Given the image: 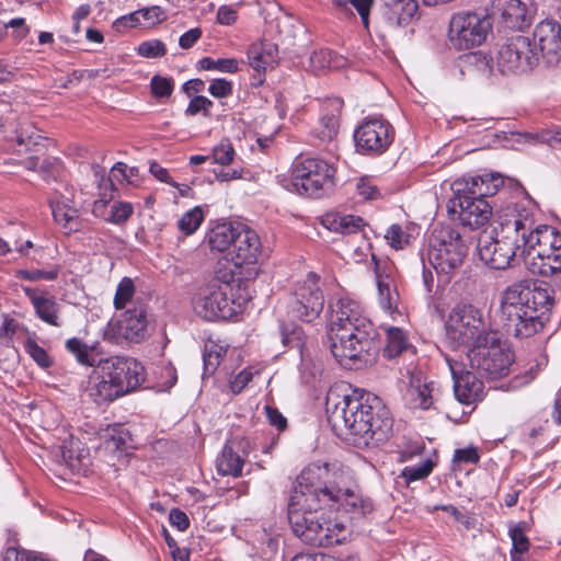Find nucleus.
Wrapping results in <instances>:
<instances>
[{"mask_svg":"<svg viewBox=\"0 0 561 561\" xmlns=\"http://www.w3.org/2000/svg\"><path fill=\"white\" fill-rule=\"evenodd\" d=\"M137 53L141 57L158 58L167 54V48L160 39L145 41L138 45Z\"/></svg>","mask_w":561,"mask_h":561,"instance_id":"obj_46","label":"nucleus"},{"mask_svg":"<svg viewBox=\"0 0 561 561\" xmlns=\"http://www.w3.org/2000/svg\"><path fill=\"white\" fill-rule=\"evenodd\" d=\"M282 342L290 348L301 350L306 342V334L301 327L289 323L280 325Z\"/></svg>","mask_w":561,"mask_h":561,"instance_id":"obj_37","label":"nucleus"},{"mask_svg":"<svg viewBox=\"0 0 561 561\" xmlns=\"http://www.w3.org/2000/svg\"><path fill=\"white\" fill-rule=\"evenodd\" d=\"M204 220V213L202 207L195 206L190 209L178 221V228L185 236L193 234L202 225Z\"/></svg>","mask_w":561,"mask_h":561,"instance_id":"obj_38","label":"nucleus"},{"mask_svg":"<svg viewBox=\"0 0 561 561\" xmlns=\"http://www.w3.org/2000/svg\"><path fill=\"white\" fill-rule=\"evenodd\" d=\"M65 347L67 352H69L72 356H75L76 360L82 365L88 367H98L99 360L90 356L88 351V343L83 342L79 337H70L65 342Z\"/></svg>","mask_w":561,"mask_h":561,"instance_id":"obj_36","label":"nucleus"},{"mask_svg":"<svg viewBox=\"0 0 561 561\" xmlns=\"http://www.w3.org/2000/svg\"><path fill=\"white\" fill-rule=\"evenodd\" d=\"M208 92L217 99L227 98L232 93V83L226 79H215L210 82Z\"/></svg>","mask_w":561,"mask_h":561,"instance_id":"obj_52","label":"nucleus"},{"mask_svg":"<svg viewBox=\"0 0 561 561\" xmlns=\"http://www.w3.org/2000/svg\"><path fill=\"white\" fill-rule=\"evenodd\" d=\"M198 66L203 70H217L226 73H236L239 70V62L234 58L213 59L204 57L198 61Z\"/></svg>","mask_w":561,"mask_h":561,"instance_id":"obj_40","label":"nucleus"},{"mask_svg":"<svg viewBox=\"0 0 561 561\" xmlns=\"http://www.w3.org/2000/svg\"><path fill=\"white\" fill-rule=\"evenodd\" d=\"M58 268L53 270H18L16 271V277L30 280V282H37V280H54L58 276Z\"/></svg>","mask_w":561,"mask_h":561,"instance_id":"obj_45","label":"nucleus"},{"mask_svg":"<svg viewBox=\"0 0 561 561\" xmlns=\"http://www.w3.org/2000/svg\"><path fill=\"white\" fill-rule=\"evenodd\" d=\"M431 392L432 390L428 383L421 385L420 380H417V383H415L413 379L411 380V387L408 390V393L411 397L414 407L423 410L428 409L433 403Z\"/></svg>","mask_w":561,"mask_h":561,"instance_id":"obj_39","label":"nucleus"},{"mask_svg":"<svg viewBox=\"0 0 561 561\" xmlns=\"http://www.w3.org/2000/svg\"><path fill=\"white\" fill-rule=\"evenodd\" d=\"M356 191L363 199H376L379 196V191L369 178H362L356 184Z\"/></svg>","mask_w":561,"mask_h":561,"instance_id":"obj_51","label":"nucleus"},{"mask_svg":"<svg viewBox=\"0 0 561 561\" xmlns=\"http://www.w3.org/2000/svg\"><path fill=\"white\" fill-rule=\"evenodd\" d=\"M170 524L180 531H184L190 526V519L187 515L179 510L173 508L169 514Z\"/></svg>","mask_w":561,"mask_h":561,"instance_id":"obj_58","label":"nucleus"},{"mask_svg":"<svg viewBox=\"0 0 561 561\" xmlns=\"http://www.w3.org/2000/svg\"><path fill=\"white\" fill-rule=\"evenodd\" d=\"M145 381V368L135 358L110 356L100 359L89 376L85 396L98 405L110 404L135 391Z\"/></svg>","mask_w":561,"mask_h":561,"instance_id":"obj_7","label":"nucleus"},{"mask_svg":"<svg viewBox=\"0 0 561 561\" xmlns=\"http://www.w3.org/2000/svg\"><path fill=\"white\" fill-rule=\"evenodd\" d=\"M386 345L383 347V356L391 359L404 352L412 351L413 346L405 331L398 327H385Z\"/></svg>","mask_w":561,"mask_h":561,"instance_id":"obj_30","label":"nucleus"},{"mask_svg":"<svg viewBox=\"0 0 561 561\" xmlns=\"http://www.w3.org/2000/svg\"><path fill=\"white\" fill-rule=\"evenodd\" d=\"M385 238L394 250H402L409 243V236L399 225H391Z\"/></svg>","mask_w":561,"mask_h":561,"instance_id":"obj_49","label":"nucleus"},{"mask_svg":"<svg viewBox=\"0 0 561 561\" xmlns=\"http://www.w3.org/2000/svg\"><path fill=\"white\" fill-rule=\"evenodd\" d=\"M205 89V82L202 79H192L186 81L182 90L191 96L193 93H199L203 92Z\"/></svg>","mask_w":561,"mask_h":561,"instance_id":"obj_63","label":"nucleus"},{"mask_svg":"<svg viewBox=\"0 0 561 561\" xmlns=\"http://www.w3.org/2000/svg\"><path fill=\"white\" fill-rule=\"evenodd\" d=\"M202 37V30L194 27L182 34L179 38V45L183 49L193 47L197 41Z\"/></svg>","mask_w":561,"mask_h":561,"instance_id":"obj_59","label":"nucleus"},{"mask_svg":"<svg viewBox=\"0 0 561 561\" xmlns=\"http://www.w3.org/2000/svg\"><path fill=\"white\" fill-rule=\"evenodd\" d=\"M444 358L453 377L456 399L463 404L482 400L483 382L476 370L468 369L469 363H466L465 357L456 353H445Z\"/></svg>","mask_w":561,"mask_h":561,"instance_id":"obj_18","label":"nucleus"},{"mask_svg":"<svg viewBox=\"0 0 561 561\" xmlns=\"http://www.w3.org/2000/svg\"><path fill=\"white\" fill-rule=\"evenodd\" d=\"M323 307L324 296L320 287V278L316 273L310 272L295 288L289 307L290 313L309 323L320 316Z\"/></svg>","mask_w":561,"mask_h":561,"instance_id":"obj_19","label":"nucleus"},{"mask_svg":"<svg viewBox=\"0 0 561 561\" xmlns=\"http://www.w3.org/2000/svg\"><path fill=\"white\" fill-rule=\"evenodd\" d=\"M505 25L510 28H518L529 25L527 8L520 0H508L502 11Z\"/></svg>","mask_w":561,"mask_h":561,"instance_id":"obj_33","label":"nucleus"},{"mask_svg":"<svg viewBox=\"0 0 561 561\" xmlns=\"http://www.w3.org/2000/svg\"><path fill=\"white\" fill-rule=\"evenodd\" d=\"M24 350L31 358L42 368H49L53 365V358L48 355L45 348L39 346L37 342L28 337L24 342Z\"/></svg>","mask_w":561,"mask_h":561,"instance_id":"obj_42","label":"nucleus"},{"mask_svg":"<svg viewBox=\"0 0 561 561\" xmlns=\"http://www.w3.org/2000/svg\"><path fill=\"white\" fill-rule=\"evenodd\" d=\"M149 334L148 306L144 301H136L117 318L111 319L103 331L104 340L115 344L140 343Z\"/></svg>","mask_w":561,"mask_h":561,"instance_id":"obj_14","label":"nucleus"},{"mask_svg":"<svg viewBox=\"0 0 561 561\" xmlns=\"http://www.w3.org/2000/svg\"><path fill=\"white\" fill-rule=\"evenodd\" d=\"M129 440V433L125 430H114L107 439L108 447L125 450Z\"/></svg>","mask_w":561,"mask_h":561,"instance_id":"obj_55","label":"nucleus"},{"mask_svg":"<svg viewBox=\"0 0 561 561\" xmlns=\"http://www.w3.org/2000/svg\"><path fill=\"white\" fill-rule=\"evenodd\" d=\"M253 374L250 369L241 370L233 379L230 381V389L233 393H240L245 386L251 381Z\"/></svg>","mask_w":561,"mask_h":561,"instance_id":"obj_54","label":"nucleus"},{"mask_svg":"<svg viewBox=\"0 0 561 561\" xmlns=\"http://www.w3.org/2000/svg\"><path fill=\"white\" fill-rule=\"evenodd\" d=\"M328 420L334 428L345 427L366 446L386 442L392 432L393 420L389 409L376 394L347 388L340 393L332 388L327 394Z\"/></svg>","mask_w":561,"mask_h":561,"instance_id":"obj_3","label":"nucleus"},{"mask_svg":"<svg viewBox=\"0 0 561 561\" xmlns=\"http://www.w3.org/2000/svg\"><path fill=\"white\" fill-rule=\"evenodd\" d=\"M136 301H142L135 297V284L129 277H124L116 286L113 305L116 310H126L133 307Z\"/></svg>","mask_w":561,"mask_h":561,"instance_id":"obj_35","label":"nucleus"},{"mask_svg":"<svg viewBox=\"0 0 561 561\" xmlns=\"http://www.w3.org/2000/svg\"><path fill=\"white\" fill-rule=\"evenodd\" d=\"M469 367L481 377L500 379L510 374L514 353L494 331L489 337L465 353Z\"/></svg>","mask_w":561,"mask_h":561,"instance_id":"obj_12","label":"nucleus"},{"mask_svg":"<svg viewBox=\"0 0 561 561\" xmlns=\"http://www.w3.org/2000/svg\"><path fill=\"white\" fill-rule=\"evenodd\" d=\"M383 5L386 19L392 25H408L417 16V0H383Z\"/></svg>","mask_w":561,"mask_h":561,"instance_id":"obj_26","label":"nucleus"},{"mask_svg":"<svg viewBox=\"0 0 561 561\" xmlns=\"http://www.w3.org/2000/svg\"><path fill=\"white\" fill-rule=\"evenodd\" d=\"M203 362L204 375H213L220 364V359L214 355V346H205Z\"/></svg>","mask_w":561,"mask_h":561,"instance_id":"obj_57","label":"nucleus"},{"mask_svg":"<svg viewBox=\"0 0 561 561\" xmlns=\"http://www.w3.org/2000/svg\"><path fill=\"white\" fill-rule=\"evenodd\" d=\"M150 173L159 181L170 184L171 186H176L178 184L172 181V178L169 174V171L163 168L158 162H151L149 167Z\"/></svg>","mask_w":561,"mask_h":561,"instance_id":"obj_62","label":"nucleus"},{"mask_svg":"<svg viewBox=\"0 0 561 561\" xmlns=\"http://www.w3.org/2000/svg\"><path fill=\"white\" fill-rule=\"evenodd\" d=\"M454 460L458 462L476 463L479 461V454L476 448L456 449Z\"/></svg>","mask_w":561,"mask_h":561,"instance_id":"obj_60","label":"nucleus"},{"mask_svg":"<svg viewBox=\"0 0 561 561\" xmlns=\"http://www.w3.org/2000/svg\"><path fill=\"white\" fill-rule=\"evenodd\" d=\"M434 468V462L431 459H425L420 463L407 466L402 470V477L407 483H411L424 479L431 474Z\"/></svg>","mask_w":561,"mask_h":561,"instance_id":"obj_41","label":"nucleus"},{"mask_svg":"<svg viewBox=\"0 0 561 561\" xmlns=\"http://www.w3.org/2000/svg\"><path fill=\"white\" fill-rule=\"evenodd\" d=\"M394 139L392 125L381 116L367 117L354 131L358 152L377 156L386 152Z\"/></svg>","mask_w":561,"mask_h":561,"instance_id":"obj_17","label":"nucleus"},{"mask_svg":"<svg viewBox=\"0 0 561 561\" xmlns=\"http://www.w3.org/2000/svg\"><path fill=\"white\" fill-rule=\"evenodd\" d=\"M494 331L490 330L480 309L472 305H458L449 313L446 322V344L467 351L486 340Z\"/></svg>","mask_w":561,"mask_h":561,"instance_id":"obj_10","label":"nucleus"},{"mask_svg":"<svg viewBox=\"0 0 561 561\" xmlns=\"http://www.w3.org/2000/svg\"><path fill=\"white\" fill-rule=\"evenodd\" d=\"M332 5L340 12L359 15L362 24L365 28L369 27L370 12L376 0H331Z\"/></svg>","mask_w":561,"mask_h":561,"instance_id":"obj_32","label":"nucleus"},{"mask_svg":"<svg viewBox=\"0 0 561 561\" xmlns=\"http://www.w3.org/2000/svg\"><path fill=\"white\" fill-rule=\"evenodd\" d=\"M321 126L323 127L322 137L332 139L336 135L340 123L339 116L335 113H328L322 115L320 119Z\"/></svg>","mask_w":561,"mask_h":561,"instance_id":"obj_50","label":"nucleus"},{"mask_svg":"<svg viewBox=\"0 0 561 561\" xmlns=\"http://www.w3.org/2000/svg\"><path fill=\"white\" fill-rule=\"evenodd\" d=\"M151 92L156 98H169L174 89V82L170 78L153 76L150 82Z\"/></svg>","mask_w":561,"mask_h":561,"instance_id":"obj_48","label":"nucleus"},{"mask_svg":"<svg viewBox=\"0 0 561 561\" xmlns=\"http://www.w3.org/2000/svg\"><path fill=\"white\" fill-rule=\"evenodd\" d=\"M491 58L481 51L460 56L456 62L459 78H488L492 73Z\"/></svg>","mask_w":561,"mask_h":561,"instance_id":"obj_25","label":"nucleus"},{"mask_svg":"<svg viewBox=\"0 0 561 561\" xmlns=\"http://www.w3.org/2000/svg\"><path fill=\"white\" fill-rule=\"evenodd\" d=\"M535 225L533 209L523 204L508 206L500 216L499 227L492 233H483L478 240V253L485 265L504 270L515 256L524 259L526 231Z\"/></svg>","mask_w":561,"mask_h":561,"instance_id":"obj_5","label":"nucleus"},{"mask_svg":"<svg viewBox=\"0 0 561 561\" xmlns=\"http://www.w3.org/2000/svg\"><path fill=\"white\" fill-rule=\"evenodd\" d=\"M321 224L325 229L341 234L355 233L364 227L363 218L337 211L325 213L321 217Z\"/></svg>","mask_w":561,"mask_h":561,"instance_id":"obj_27","label":"nucleus"},{"mask_svg":"<svg viewBox=\"0 0 561 561\" xmlns=\"http://www.w3.org/2000/svg\"><path fill=\"white\" fill-rule=\"evenodd\" d=\"M309 64L313 71L337 69L345 65V59L330 49L314 50L309 57Z\"/></svg>","mask_w":561,"mask_h":561,"instance_id":"obj_34","label":"nucleus"},{"mask_svg":"<svg viewBox=\"0 0 561 561\" xmlns=\"http://www.w3.org/2000/svg\"><path fill=\"white\" fill-rule=\"evenodd\" d=\"M233 280V276H231ZM230 279H216L201 287L192 299L194 312L202 319L227 320L242 311L243 300L232 297Z\"/></svg>","mask_w":561,"mask_h":561,"instance_id":"obj_11","label":"nucleus"},{"mask_svg":"<svg viewBox=\"0 0 561 561\" xmlns=\"http://www.w3.org/2000/svg\"><path fill=\"white\" fill-rule=\"evenodd\" d=\"M554 305V289L547 283H514L500 295V321L508 335L527 339L543 330Z\"/></svg>","mask_w":561,"mask_h":561,"instance_id":"obj_4","label":"nucleus"},{"mask_svg":"<svg viewBox=\"0 0 561 561\" xmlns=\"http://www.w3.org/2000/svg\"><path fill=\"white\" fill-rule=\"evenodd\" d=\"M371 260L375 264L380 307L396 320L397 317H402V313L398 310L399 294L391 275L392 266L389 262L379 260L375 254H371Z\"/></svg>","mask_w":561,"mask_h":561,"instance_id":"obj_20","label":"nucleus"},{"mask_svg":"<svg viewBox=\"0 0 561 561\" xmlns=\"http://www.w3.org/2000/svg\"><path fill=\"white\" fill-rule=\"evenodd\" d=\"M239 225L237 227L231 224H218L208 233L207 240L211 251L225 252L233 245Z\"/></svg>","mask_w":561,"mask_h":561,"instance_id":"obj_31","label":"nucleus"},{"mask_svg":"<svg viewBox=\"0 0 561 561\" xmlns=\"http://www.w3.org/2000/svg\"><path fill=\"white\" fill-rule=\"evenodd\" d=\"M531 43L539 58L546 59L547 64L558 61L561 56V25L553 20L541 21L535 27Z\"/></svg>","mask_w":561,"mask_h":561,"instance_id":"obj_21","label":"nucleus"},{"mask_svg":"<svg viewBox=\"0 0 561 561\" xmlns=\"http://www.w3.org/2000/svg\"><path fill=\"white\" fill-rule=\"evenodd\" d=\"M238 12L232 5H221L217 11V22L221 25H231L236 22Z\"/></svg>","mask_w":561,"mask_h":561,"instance_id":"obj_56","label":"nucleus"},{"mask_svg":"<svg viewBox=\"0 0 561 561\" xmlns=\"http://www.w3.org/2000/svg\"><path fill=\"white\" fill-rule=\"evenodd\" d=\"M48 201L54 220L60 225L67 233L80 229L79 209L75 205L72 194L68 188H66L65 193L55 190Z\"/></svg>","mask_w":561,"mask_h":561,"instance_id":"obj_23","label":"nucleus"},{"mask_svg":"<svg viewBox=\"0 0 561 561\" xmlns=\"http://www.w3.org/2000/svg\"><path fill=\"white\" fill-rule=\"evenodd\" d=\"M468 248L460 232L450 226H435L432 230L425 252L422 253V279L427 293L434 285L436 272L438 282L446 284L462 265Z\"/></svg>","mask_w":561,"mask_h":561,"instance_id":"obj_8","label":"nucleus"},{"mask_svg":"<svg viewBox=\"0 0 561 561\" xmlns=\"http://www.w3.org/2000/svg\"><path fill=\"white\" fill-rule=\"evenodd\" d=\"M233 157L234 149L228 139H224L217 146H215L210 156L213 162L221 165H228L231 163Z\"/></svg>","mask_w":561,"mask_h":561,"instance_id":"obj_44","label":"nucleus"},{"mask_svg":"<svg viewBox=\"0 0 561 561\" xmlns=\"http://www.w3.org/2000/svg\"><path fill=\"white\" fill-rule=\"evenodd\" d=\"M335 508L362 517L373 511L350 470L339 462H312L302 469L289 496L288 520L294 534L310 546L329 547L346 538L345 525L320 511Z\"/></svg>","mask_w":561,"mask_h":561,"instance_id":"obj_1","label":"nucleus"},{"mask_svg":"<svg viewBox=\"0 0 561 561\" xmlns=\"http://www.w3.org/2000/svg\"><path fill=\"white\" fill-rule=\"evenodd\" d=\"M22 290L33 306L35 316L48 325L61 328L60 305L55 296L45 289L22 286Z\"/></svg>","mask_w":561,"mask_h":561,"instance_id":"obj_22","label":"nucleus"},{"mask_svg":"<svg viewBox=\"0 0 561 561\" xmlns=\"http://www.w3.org/2000/svg\"><path fill=\"white\" fill-rule=\"evenodd\" d=\"M539 62V53L531 38L524 35L511 37L499 50L496 66L503 75H525Z\"/></svg>","mask_w":561,"mask_h":561,"instance_id":"obj_15","label":"nucleus"},{"mask_svg":"<svg viewBox=\"0 0 561 561\" xmlns=\"http://www.w3.org/2000/svg\"><path fill=\"white\" fill-rule=\"evenodd\" d=\"M329 346L336 362L348 369H360L378 353L377 331L359 301L341 297L329 304Z\"/></svg>","mask_w":561,"mask_h":561,"instance_id":"obj_2","label":"nucleus"},{"mask_svg":"<svg viewBox=\"0 0 561 561\" xmlns=\"http://www.w3.org/2000/svg\"><path fill=\"white\" fill-rule=\"evenodd\" d=\"M244 456L238 454L233 442H227L216 459V468L221 476L240 477L244 466Z\"/></svg>","mask_w":561,"mask_h":561,"instance_id":"obj_29","label":"nucleus"},{"mask_svg":"<svg viewBox=\"0 0 561 561\" xmlns=\"http://www.w3.org/2000/svg\"><path fill=\"white\" fill-rule=\"evenodd\" d=\"M140 15L144 20L156 23L162 22L164 20V11L159 5H152L150 8H145L139 10Z\"/></svg>","mask_w":561,"mask_h":561,"instance_id":"obj_61","label":"nucleus"},{"mask_svg":"<svg viewBox=\"0 0 561 561\" xmlns=\"http://www.w3.org/2000/svg\"><path fill=\"white\" fill-rule=\"evenodd\" d=\"M266 417L268 423L276 427L278 431H284L287 427L286 417L274 407L266 405L265 407Z\"/></svg>","mask_w":561,"mask_h":561,"instance_id":"obj_53","label":"nucleus"},{"mask_svg":"<svg viewBox=\"0 0 561 561\" xmlns=\"http://www.w3.org/2000/svg\"><path fill=\"white\" fill-rule=\"evenodd\" d=\"M335 168L320 158L299 157L291 169V186L299 195L320 198L335 185Z\"/></svg>","mask_w":561,"mask_h":561,"instance_id":"obj_13","label":"nucleus"},{"mask_svg":"<svg viewBox=\"0 0 561 561\" xmlns=\"http://www.w3.org/2000/svg\"><path fill=\"white\" fill-rule=\"evenodd\" d=\"M133 206L126 202H114L110 206L108 216L106 217V221L121 225L128 220V218L133 215Z\"/></svg>","mask_w":561,"mask_h":561,"instance_id":"obj_43","label":"nucleus"},{"mask_svg":"<svg viewBox=\"0 0 561 561\" xmlns=\"http://www.w3.org/2000/svg\"><path fill=\"white\" fill-rule=\"evenodd\" d=\"M503 183L499 173L455 180L450 185L451 196L447 203L449 218L470 229L484 226L492 215V206L485 197L495 195Z\"/></svg>","mask_w":561,"mask_h":561,"instance_id":"obj_6","label":"nucleus"},{"mask_svg":"<svg viewBox=\"0 0 561 561\" xmlns=\"http://www.w3.org/2000/svg\"><path fill=\"white\" fill-rule=\"evenodd\" d=\"M261 253V242L257 233L247 226L239 225V232L230 253L236 266L257 262Z\"/></svg>","mask_w":561,"mask_h":561,"instance_id":"obj_24","label":"nucleus"},{"mask_svg":"<svg viewBox=\"0 0 561 561\" xmlns=\"http://www.w3.org/2000/svg\"><path fill=\"white\" fill-rule=\"evenodd\" d=\"M508 536L512 540L513 552L525 553L529 549V540L520 525H514L508 529Z\"/></svg>","mask_w":561,"mask_h":561,"instance_id":"obj_47","label":"nucleus"},{"mask_svg":"<svg viewBox=\"0 0 561 561\" xmlns=\"http://www.w3.org/2000/svg\"><path fill=\"white\" fill-rule=\"evenodd\" d=\"M277 48L268 42L253 43L248 49L249 65L259 73L276 62Z\"/></svg>","mask_w":561,"mask_h":561,"instance_id":"obj_28","label":"nucleus"},{"mask_svg":"<svg viewBox=\"0 0 561 561\" xmlns=\"http://www.w3.org/2000/svg\"><path fill=\"white\" fill-rule=\"evenodd\" d=\"M111 204L104 199H98L93 203L92 213L95 217L102 218L106 221Z\"/></svg>","mask_w":561,"mask_h":561,"instance_id":"obj_64","label":"nucleus"},{"mask_svg":"<svg viewBox=\"0 0 561 561\" xmlns=\"http://www.w3.org/2000/svg\"><path fill=\"white\" fill-rule=\"evenodd\" d=\"M524 241L527 268L540 276L561 275V232L548 225L530 226Z\"/></svg>","mask_w":561,"mask_h":561,"instance_id":"obj_9","label":"nucleus"},{"mask_svg":"<svg viewBox=\"0 0 561 561\" xmlns=\"http://www.w3.org/2000/svg\"><path fill=\"white\" fill-rule=\"evenodd\" d=\"M491 30L486 15L477 12L456 13L449 24V39L457 49H469L481 45Z\"/></svg>","mask_w":561,"mask_h":561,"instance_id":"obj_16","label":"nucleus"}]
</instances>
